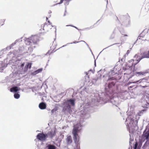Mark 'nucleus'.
<instances>
[{"mask_svg": "<svg viewBox=\"0 0 149 149\" xmlns=\"http://www.w3.org/2000/svg\"><path fill=\"white\" fill-rule=\"evenodd\" d=\"M31 41L27 40L26 42H27L26 44L27 45H31V42H33V44L34 45L37 44V43L39 41V37L36 35L32 36L31 38L30 39Z\"/></svg>", "mask_w": 149, "mask_h": 149, "instance_id": "1", "label": "nucleus"}, {"mask_svg": "<svg viewBox=\"0 0 149 149\" xmlns=\"http://www.w3.org/2000/svg\"><path fill=\"white\" fill-rule=\"evenodd\" d=\"M79 127L74 126L72 131V134L74 135V141H78L79 140V137L77 134V132L79 131Z\"/></svg>", "mask_w": 149, "mask_h": 149, "instance_id": "2", "label": "nucleus"}, {"mask_svg": "<svg viewBox=\"0 0 149 149\" xmlns=\"http://www.w3.org/2000/svg\"><path fill=\"white\" fill-rule=\"evenodd\" d=\"M37 138L41 141H45L47 137V134L43 133H39L37 136Z\"/></svg>", "mask_w": 149, "mask_h": 149, "instance_id": "3", "label": "nucleus"}, {"mask_svg": "<svg viewBox=\"0 0 149 149\" xmlns=\"http://www.w3.org/2000/svg\"><path fill=\"white\" fill-rule=\"evenodd\" d=\"M134 60L133 59H131L126 64V68L132 69V66L134 65V69L135 66V65H134V64L136 63H134Z\"/></svg>", "mask_w": 149, "mask_h": 149, "instance_id": "4", "label": "nucleus"}, {"mask_svg": "<svg viewBox=\"0 0 149 149\" xmlns=\"http://www.w3.org/2000/svg\"><path fill=\"white\" fill-rule=\"evenodd\" d=\"M42 27L43 30L45 32H47L49 31L50 29H51L53 26L52 25L50 24H48L46 22Z\"/></svg>", "mask_w": 149, "mask_h": 149, "instance_id": "5", "label": "nucleus"}, {"mask_svg": "<svg viewBox=\"0 0 149 149\" xmlns=\"http://www.w3.org/2000/svg\"><path fill=\"white\" fill-rule=\"evenodd\" d=\"M144 58H149V51L148 52L143 53L142 56L137 60V62L134 64V65L138 63L141 60Z\"/></svg>", "mask_w": 149, "mask_h": 149, "instance_id": "6", "label": "nucleus"}, {"mask_svg": "<svg viewBox=\"0 0 149 149\" xmlns=\"http://www.w3.org/2000/svg\"><path fill=\"white\" fill-rule=\"evenodd\" d=\"M64 105H65L63 109H64L65 111L66 110L69 111L71 109V107L70 105L69 104V103L68 102L66 101L64 102Z\"/></svg>", "mask_w": 149, "mask_h": 149, "instance_id": "7", "label": "nucleus"}, {"mask_svg": "<svg viewBox=\"0 0 149 149\" xmlns=\"http://www.w3.org/2000/svg\"><path fill=\"white\" fill-rule=\"evenodd\" d=\"M149 72V69H148L145 71L140 72H136L135 73L136 74H137L138 76H143L145 75L146 74Z\"/></svg>", "mask_w": 149, "mask_h": 149, "instance_id": "8", "label": "nucleus"}, {"mask_svg": "<svg viewBox=\"0 0 149 149\" xmlns=\"http://www.w3.org/2000/svg\"><path fill=\"white\" fill-rule=\"evenodd\" d=\"M55 134L56 132L55 131L51 130L48 132L47 134L50 137L52 138L55 136Z\"/></svg>", "mask_w": 149, "mask_h": 149, "instance_id": "9", "label": "nucleus"}, {"mask_svg": "<svg viewBox=\"0 0 149 149\" xmlns=\"http://www.w3.org/2000/svg\"><path fill=\"white\" fill-rule=\"evenodd\" d=\"M39 107L40 109H44L46 108V105L45 103L42 102L40 103Z\"/></svg>", "mask_w": 149, "mask_h": 149, "instance_id": "10", "label": "nucleus"}, {"mask_svg": "<svg viewBox=\"0 0 149 149\" xmlns=\"http://www.w3.org/2000/svg\"><path fill=\"white\" fill-rule=\"evenodd\" d=\"M20 88L17 86H15L11 88L10 89V91L11 92H16L20 90Z\"/></svg>", "mask_w": 149, "mask_h": 149, "instance_id": "11", "label": "nucleus"}, {"mask_svg": "<svg viewBox=\"0 0 149 149\" xmlns=\"http://www.w3.org/2000/svg\"><path fill=\"white\" fill-rule=\"evenodd\" d=\"M32 63H28L26 65L24 68V71L25 72L27 71L28 68H31V67Z\"/></svg>", "mask_w": 149, "mask_h": 149, "instance_id": "12", "label": "nucleus"}, {"mask_svg": "<svg viewBox=\"0 0 149 149\" xmlns=\"http://www.w3.org/2000/svg\"><path fill=\"white\" fill-rule=\"evenodd\" d=\"M66 141L68 144L71 143L72 142V137L71 136H68L66 139Z\"/></svg>", "mask_w": 149, "mask_h": 149, "instance_id": "13", "label": "nucleus"}, {"mask_svg": "<svg viewBox=\"0 0 149 149\" xmlns=\"http://www.w3.org/2000/svg\"><path fill=\"white\" fill-rule=\"evenodd\" d=\"M125 72L124 73V75L129 74L132 72V69L131 68H125Z\"/></svg>", "mask_w": 149, "mask_h": 149, "instance_id": "14", "label": "nucleus"}, {"mask_svg": "<svg viewBox=\"0 0 149 149\" xmlns=\"http://www.w3.org/2000/svg\"><path fill=\"white\" fill-rule=\"evenodd\" d=\"M67 101L68 102V103L69 102H70L71 104L73 106H74V105L75 103H74V100H72L71 99H70V100H68Z\"/></svg>", "mask_w": 149, "mask_h": 149, "instance_id": "15", "label": "nucleus"}, {"mask_svg": "<svg viewBox=\"0 0 149 149\" xmlns=\"http://www.w3.org/2000/svg\"><path fill=\"white\" fill-rule=\"evenodd\" d=\"M48 149H55L56 147L53 145H49L48 146Z\"/></svg>", "mask_w": 149, "mask_h": 149, "instance_id": "16", "label": "nucleus"}, {"mask_svg": "<svg viewBox=\"0 0 149 149\" xmlns=\"http://www.w3.org/2000/svg\"><path fill=\"white\" fill-rule=\"evenodd\" d=\"M115 85V83L113 82H112L109 84L108 87L109 88H110L112 87L113 86H114Z\"/></svg>", "mask_w": 149, "mask_h": 149, "instance_id": "17", "label": "nucleus"}, {"mask_svg": "<svg viewBox=\"0 0 149 149\" xmlns=\"http://www.w3.org/2000/svg\"><path fill=\"white\" fill-rule=\"evenodd\" d=\"M42 68H40L39 69H38L37 70H36L34 72L35 73V74H38V73L39 72H41L42 71Z\"/></svg>", "mask_w": 149, "mask_h": 149, "instance_id": "18", "label": "nucleus"}, {"mask_svg": "<svg viewBox=\"0 0 149 149\" xmlns=\"http://www.w3.org/2000/svg\"><path fill=\"white\" fill-rule=\"evenodd\" d=\"M14 97L16 99H18L20 97V95L18 93H15L14 95Z\"/></svg>", "mask_w": 149, "mask_h": 149, "instance_id": "19", "label": "nucleus"}, {"mask_svg": "<svg viewBox=\"0 0 149 149\" xmlns=\"http://www.w3.org/2000/svg\"><path fill=\"white\" fill-rule=\"evenodd\" d=\"M4 24V22L3 20H0V27L3 25Z\"/></svg>", "mask_w": 149, "mask_h": 149, "instance_id": "20", "label": "nucleus"}, {"mask_svg": "<svg viewBox=\"0 0 149 149\" xmlns=\"http://www.w3.org/2000/svg\"><path fill=\"white\" fill-rule=\"evenodd\" d=\"M57 110V109L56 108H54L52 109L51 110V112L52 113H53L54 112V111H56Z\"/></svg>", "mask_w": 149, "mask_h": 149, "instance_id": "21", "label": "nucleus"}, {"mask_svg": "<svg viewBox=\"0 0 149 149\" xmlns=\"http://www.w3.org/2000/svg\"><path fill=\"white\" fill-rule=\"evenodd\" d=\"M46 19L47 21V22H47L48 23V24H50L51 25H52V24L51 23V22L49 20H48V18L47 17H46Z\"/></svg>", "mask_w": 149, "mask_h": 149, "instance_id": "22", "label": "nucleus"}, {"mask_svg": "<svg viewBox=\"0 0 149 149\" xmlns=\"http://www.w3.org/2000/svg\"><path fill=\"white\" fill-rule=\"evenodd\" d=\"M115 79V78L114 77H110L108 79L107 81L114 80Z\"/></svg>", "mask_w": 149, "mask_h": 149, "instance_id": "23", "label": "nucleus"}, {"mask_svg": "<svg viewBox=\"0 0 149 149\" xmlns=\"http://www.w3.org/2000/svg\"><path fill=\"white\" fill-rule=\"evenodd\" d=\"M138 144L137 143H136L134 145V149H136L137 146Z\"/></svg>", "mask_w": 149, "mask_h": 149, "instance_id": "24", "label": "nucleus"}, {"mask_svg": "<svg viewBox=\"0 0 149 149\" xmlns=\"http://www.w3.org/2000/svg\"><path fill=\"white\" fill-rule=\"evenodd\" d=\"M143 88H146L149 86V84H148L145 86H142Z\"/></svg>", "mask_w": 149, "mask_h": 149, "instance_id": "25", "label": "nucleus"}, {"mask_svg": "<svg viewBox=\"0 0 149 149\" xmlns=\"http://www.w3.org/2000/svg\"><path fill=\"white\" fill-rule=\"evenodd\" d=\"M122 35H124V36H127V35L126 34H125V33H123V32H122L121 33Z\"/></svg>", "mask_w": 149, "mask_h": 149, "instance_id": "26", "label": "nucleus"}, {"mask_svg": "<svg viewBox=\"0 0 149 149\" xmlns=\"http://www.w3.org/2000/svg\"><path fill=\"white\" fill-rule=\"evenodd\" d=\"M114 35L113 34V35H112L110 37V38L111 39H113L114 38Z\"/></svg>", "mask_w": 149, "mask_h": 149, "instance_id": "27", "label": "nucleus"}, {"mask_svg": "<svg viewBox=\"0 0 149 149\" xmlns=\"http://www.w3.org/2000/svg\"><path fill=\"white\" fill-rule=\"evenodd\" d=\"M79 42V41H74L73 42V43H78Z\"/></svg>", "mask_w": 149, "mask_h": 149, "instance_id": "28", "label": "nucleus"}, {"mask_svg": "<svg viewBox=\"0 0 149 149\" xmlns=\"http://www.w3.org/2000/svg\"><path fill=\"white\" fill-rule=\"evenodd\" d=\"M132 83L131 82H129L128 83L126 84L125 85L127 86H128L129 84H131Z\"/></svg>", "mask_w": 149, "mask_h": 149, "instance_id": "29", "label": "nucleus"}, {"mask_svg": "<svg viewBox=\"0 0 149 149\" xmlns=\"http://www.w3.org/2000/svg\"><path fill=\"white\" fill-rule=\"evenodd\" d=\"M24 64H25V63H23L22 64V65H21V67H23L24 66Z\"/></svg>", "mask_w": 149, "mask_h": 149, "instance_id": "30", "label": "nucleus"}, {"mask_svg": "<svg viewBox=\"0 0 149 149\" xmlns=\"http://www.w3.org/2000/svg\"><path fill=\"white\" fill-rule=\"evenodd\" d=\"M129 53H130V51L129 50H127V51L126 54L128 55V54Z\"/></svg>", "mask_w": 149, "mask_h": 149, "instance_id": "31", "label": "nucleus"}, {"mask_svg": "<svg viewBox=\"0 0 149 149\" xmlns=\"http://www.w3.org/2000/svg\"><path fill=\"white\" fill-rule=\"evenodd\" d=\"M143 107H147V105L146 104L145 105H143Z\"/></svg>", "mask_w": 149, "mask_h": 149, "instance_id": "32", "label": "nucleus"}, {"mask_svg": "<svg viewBox=\"0 0 149 149\" xmlns=\"http://www.w3.org/2000/svg\"><path fill=\"white\" fill-rule=\"evenodd\" d=\"M133 87V86H130V87H128V89H129V88H132Z\"/></svg>", "mask_w": 149, "mask_h": 149, "instance_id": "33", "label": "nucleus"}, {"mask_svg": "<svg viewBox=\"0 0 149 149\" xmlns=\"http://www.w3.org/2000/svg\"><path fill=\"white\" fill-rule=\"evenodd\" d=\"M69 26H71L70 25H69ZM73 26V27H75V28H77V27H75V26Z\"/></svg>", "mask_w": 149, "mask_h": 149, "instance_id": "34", "label": "nucleus"}, {"mask_svg": "<svg viewBox=\"0 0 149 149\" xmlns=\"http://www.w3.org/2000/svg\"><path fill=\"white\" fill-rule=\"evenodd\" d=\"M138 82V81H136V82H133V83H136L137 82Z\"/></svg>", "mask_w": 149, "mask_h": 149, "instance_id": "35", "label": "nucleus"}, {"mask_svg": "<svg viewBox=\"0 0 149 149\" xmlns=\"http://www.w3.org/2000/svg\"><path fill=\"white\" fill-rule=\"evenodd\" d=\"M144 103H146V102L144 101Z\"/></svg>", "mask_w": 149, "mask_h": 149, "instance_id": "36", "label": "nucleus"}, {"mask_svg": "<svg viewBox=\"0 0 149 149\" xmlns=\"http://www.w3.org/2000/svg\"><path fill=\"white\" fill-rule=\"evenodd\" d=\"M69 26L68 25H67L66 26Z\"/></svg>", "mask_w": 149, "mask_h": 149, "instance_id": "37", "label": "nucleus"}, {"mask_svg": "<svg viewBox=\"0 0 149 149\" xmlns=\"http://www.w3.org/2000/svg\"><path fill=\"white\" fill-rule=\"evenodd\" d=\"M148 78L149 79V77H148Z\"/></svg>", "mask_w": 149, "mask_h": 149, "instance_id": "38", "label": "nucleus"}]
</instances>
